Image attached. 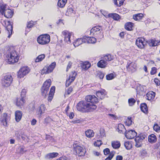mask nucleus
<instances>
[{
  "mask_svg": "<svg viewBox=\"0 0 160 160\" xmlns=\"http://www.w3.org/2000/svg\"><path fill=\"white\" fill-rule=\"evenodd\" d=\"M85 99L88 102L86 112H92L96 109L97 106L94 104L98 102V98L96 97L94 95H88L86 97Z\"/></svg>",
  "mask_w": 160,
  "mask_h": 160,
  "instance_id": "1",
  "label": "nucleus"
},
{
  "mask_svg": "<svg viewBox=\"0 0 160 160\" xmlns=\"http://www.w3.org/2000/svg\"><path fill=\"white\" fill-rule=\"evenodd\" d=\"M8 61L9 64H12L18 62L19 58L16 51L13 48L8 50L7 55Z\"/></svg>",
  "mask_w": 160,
  "mask_h": 160,
  "instance_id": "2",
  "label": "nucleus"
},
{
  "mask_svg": "<svg viewBox=\"0 0 160 160\" xmlns=\"http://www.w3.org/2000/svg\"><path fill=\"white\" fill-rule=\"evenodd\" d=\"M102 28L99 26H95L90 30V35L96 37L99 41L103 38V35L102 32Z\"/></svg>",
  "mask_w": 160,
  "mask_h": 160,
  "instance_id": "3",
  "label": "nucleus"
},
{
  "mask_svg": "<svg viewBox=\"0 0 160 160\" xmlns=\"http://www.w3.org/2000/svg\"><path fill=\"white\" fill-rule=\"evenodd\" d=\"M51 81L50 79L47 80L43 83L41 88L42 95L45 98L48 95V92L51 84Z\"/></svg>",
  "mask_w": 160,
  "mask_h": 160,
  "instance_id": "4",
  "label": "nucleus"
},
{
  "mask_svg": "<svg viewBox=\"0 0 160 160\" xmlns=\"http://www.w3.org/2000/svg\"><path fill=\"white\" fill-rule=\"evenodd\" d=\"M73 150L74 153L78 156H82L85 153V150L83 146L78 144L74 143L73 144Z\"/></svg>",
  "mask_w": 160,
  "mask_h": 160,
  "instance_id": "5",
  "label": "nucleus"
},
{
  "mask_svg": "<svg viewBox=\"0 0 160 160\" xmlns=\"http://www.w3.org/2000/svg\"><path fill=\"white\" fill-rule=\"evenodd\" d=\"M50 36L47 34L41 35L37 39L38 42L41 45L47 44L50 42Z\"/></svg>",
  "mask_w": 160,
  "mask_h": 160,
  "instance_id": "6",
  "label": "nucleus"
},
{
  "mask_svg": "<svg viewBox=\"0 0 160 160\" xmlns=\"http://www.w3.org/2000/svg\"><path fill=\"white\" fill-rule=\"evenodd\" d=\"M88 105L87 101H81L77 104V108L78 111L83 112H86Z\"/></svg>",
  "mask_w": 160,
  "mask_h": 160,
  "instance_id": "7",
  "label": "nucleus"
},
{
  "mask_svg": "<svg viewBox=\"0 0 160 160\" xmlns=\"http://www.w3.org/2000/svg\"><path fill=\"white\" fill-rule=\"evenodd\" d=\"M30 69L27 66L22 67L18 72V76L20 78H23L24 76L29 73Z\"/></svg>",
  "mask_w": 160,
  "mask_h": 160,
  "instance_id": "8",
  "label": "nucleus"
},
{
  "mask_svg": "<svg viewBox=\"0 0 160 160\" xmlns=\"http://www.w3.org/2000/svg\"><path fill=\"white\" fill-rule=\"evenodd\" d=\"M62 34L64 37V41L67 43H70L71 42V37H73V33L65 30L62 32Z\"/></svg>",
  "mask_w": 160,
  "mask_h": 160,
  "instance_id": "9",
  "label": "nucleus"
},
{
  "mask_svg": "<svg viewBox=\"0 0 160 160\" xmlns=\"http://www.w3.org/2000/svg\"><path fill=\"white\" fill-rule=\"evenodd\" d=\"M146 137V135L143 133H140L138 136L136 137L135 139L136 143L135 146L137 148L141 147L142 145V142Z\"/></svg>",
  "mask_w": 160,
  "mask_h": 160,
  "instance_id": "10",
  "label": "nucleus"
},
{
  "mask_svg": "<svg viewBox=\"0 0 160 160\" xmlns=\"http://www.w3.org/2000/svg\"><path fill=\"white\" fill-rule=\"evenodd\" d=\"M12 81V76L10 75H5L2 80V85L5 87L9 86Z\"/></svg>",
  "mask_w": 160,
  "mask_h": 160,
  "instance_id": "11",
  "label": "nucleus"
},
{
  "mask_svg": "<svg viewBox=\"0 0 160 160\" xmlns=\"http://www.w3.org/2000/svg\"><path fill=\"white\" fill-rule=\"evenodd\" d=\"M56 65L55 62H52L49 66L44 67L41 72L42 74H48L52 72Z\"/></svg>",
  "mask_w": 160,
  "mask_h": 160,
  "instance_id": "12",
  "label": "nucleus"
},
{
  "mask_svg": "<svg viewBox=\"0 0 160 160\" xmlns=\"http://www.w3.org/2000/svg\"><path fill=\"white\" fill-rule=\"evenodd\" d=\"M6 33L8 35V37L10 38L12 34L13 31L12 25L11 22L9 21H8L5 22Z\"/></svg>",
  "mask_w": 160,
  "mask_h": 160,
  "instance_id": "13",
  "label": "nucleus"
},
{
  "mask_svg": "<svg viewBox=\"0 0 160 160\" xmlns=\"http://www.w3.org/2000/svg\"><path fill=\"white\" fill-rule=\"evenodd\" d=\"M77 73L75 71L72 72L69 75L68 78L66 81V87L69 86L75 78Z\"/></svg>",
  "mask_w": 160,
  "mask_h": 160,
  "instance_id": "14",
  "label": "nucleus"
},
{
  "mask_svg": "<svg viewBox=\"0 0 160 160\" xmlns=\"http://www.w3.org/2000/svg\"><path fill=\"white\" fill-rule=\"evenodd\" d=\"M147 41L142 38H138L136 41V44L140 48H143L146 45Z\"/></svg>",
  "mask_w": 160,
  "mask_h": 160,
  "instance_id": "15",
  "label": "nucleus"
},
{
  "mask_svg": "<svg viewBox=\"0 0 160 160\" xmlns=\"http://www.w3.org/2000/svg\"><path fill=\"white\" fill-rule=\"evenodd\" d=\"M103 152L105 155H107L110 153L109 156L105 159V160H111L115 153V152L113 151H112L110 152V150L108 148L104 149L103 150Z\"/></svg>",
  "mask_w": 160,
  "mask_h": 160,
  "instance_id": "16",
  "label": "nucleus"
},
{
  "mask_svg": "<svg viewBox=\"0 0 160 160\" xmlns=\"http://www.w3.org/2000/svg\"><path fill=\"white\" fill-rule=\"evenodd\" d=\"M15 119L16 121L18 122L21 120L22 116V112L20 110H17L15 112Z\"/></svg>",
  "mask_w": 160,
  "mask_h": 160,
  "instance_id": "17",
  "label": "nucleus"
},
{
  "mask_svg": "<svg viewBox=\"0 0 160 160\" xmlns=\"http://www.w3.org/2000/svg\"><path fill=\"white\" fill-rule=\"evenodd\" d=\"M85 42L89 43H95L97 42V39L96 38L93 37H84Z\"/></svg>",
  "mask_w": 160,
  "mask_h": 160,
  "instance_id": "18",
  "label": "nucleus"
},
{
  "mask_svg": "<svg viewBox=\"0 0 160 160\" xmlns=\"http://www.w3.org/2000/svg\"><path fill=\"white\" fill-rule=\"evenodd\" d=\"M13 14V12L11 9L8 8L5 10L3 15L5 17L9 18L12 17Z\"/></svg>",
  "mask_w": 160,
  "mask_h": 160,
  "instance_id": "19",
  "label": "nucleus"
},
{
  "mask_svg": "<svg viewBox=\"0 0 160 160\" xmlns=\"http://www.w3.org/2000/svg\"><path fill=\"white\" fill-rule=\"evenodd\" d=\"M83 43H85L84 37L82 38H79L77 39L73 43V44L75 47H77Z\"/></svg>",
  "mask_w": 160,
  "mask_h": 160,
  "instance_id": "20",
  "label": "nucleus"
},
{
  "mask_svg": "<svg viewBox=\"0 0 160 160\" xmlns=\"http://www.w3.org/2000/svg\"><path fill=\"white\" fill-rule=\"evenodd\" d=\"M106 94L105 90L104 89L98 91L96 92V95L98 97L101 99H102Z\"/></svg>",
  "mask_w": 160,
  "mask_h": 160,
  "instance_id": "21",
  "label": "nucleus"
},
{
  "mask_svg": "<svg viewBox=\"0 0 160 160\" xmlns=\"http://www.w3.org/2000/svg\"><path fill=\"white\" fill-rule=\"evenodd\" d=\"M155 95V93L154 92L150 91L147 94L146 98L148 100H152L154 98Z\"/></svg>",
  "mask_w": 160,
  "mask_h": 160,
  "instance_id": "22",
  "label": "nucleus"
},
{
  "mask_svg": "<svg viewBox=\"0 0 160 160\" xmlns=\"http://www.w3.org/2000/svg\"><path fill=\"white\" fill-rule=\"evenodd\" d=\"M25 101L24 98H19L17 99L16 102V104L18 106H21L23 105Z\"/></svg>",
  "mask_w": 160,
  "mask_h": 160,
  "instance_id": "23",
  "label": "nucleus"
},
{
  "mask_svg": "<svg viewBox=\"0 0 160 160\" xmlns=\"http://www.w3.org/2000/svg\"><path fill=\"white\" fill-rule=\"evenodd\" d=\"M46 110V108L45 105L43 104H42L40 106L39 108L37 110V112L38 114L42 115L45 112Z\"/></svg>",
  "mask_w": 160,
  "mask_h": 160,
  "instance_id": "24",
  "label": "nucleus"
},
{
  "mask_svg": "<svg viewBox=\"0 0 160 160\" xmlns=\"http://www.w3.org/2000/svg\"><path fill=\"white\" fill-rule=\"evenodd\" d=\"M91 63L88 62H85L81 63V67L83 69L87 70L91 67Z\"/></svg>",
  "mask_w": 160,
  "mask_h": 160,
  "instance_id": "25",
  "label": "nucleus"
},
{
  "mask_svg": "<svg viewBox=\"0 0 160 160\" xmlns=\"http://www.w3.org/2000/svg\"><path fill=\"white\" fill-rule=\"evenodd\" d=\"M159 42L158 41L154 39H151L147 41V43H148L150 47L155 46Z\"/></svg>",
  "mask_w": 160,
  "mask_h": 160,
  "instance_id": "26",
  "label": "nucleus"
},
{
  "mask_svg": "<svg viewBox=\"0 0 160 160\" xmlns=\"http://www.w3.org/2000/svg\"><path fill=\"white\" fill-rule=\"evenodd\" d=\"M148 142L151 143H155L157 141L156 136L154 134L149 135L148 137Z\"/></svg>",
  "mask_w": 160,
  "mask_h": 160,
  "instance_id": "27",
  "label": "nucleus"
},
{
  "mask_svg": "<svg viewBox=\"0 0 160 160\" xmlns=\"http://www.w3.org/2000/svg\"><path fill=\"white\" fill-rule=\"evenodd\" d=\"M85 134L87 137L90 138L94 136V132L92 130L89 129L86 131Z\"/></svg>",
  "mask_w": 160,
  "mask_h": 160,
  "instance_id": "28",
  "label": "nucleus"
},
{
  "mask_svg": "<svg viewBox=\"0 0 160 160\" xmlns=\"http://www.w3.org/2000/svg\"><path fill=\"white\" fill-rule=\"evenodd\" d=\"M143 17V15L142 13H138L134 14L133 16V19L136 21H140Z\"/></svg>",
  "mask_w": 160,
  "mask_h": 160,
  "instance_id": "29",
  "label": "nucleus"
},
{
  "mask_svg": "<svg viewBox=\"0 0 160 160\" xmlns=\"http://www.w3.org/2000/svg\"><path fill=\"white\" fill-rule=\"evenodd\" d=\"M107 65V62L104 60H101L98 63L97 66L101 68H105Z\"/></svg>",
  "mask_w": 160,
  "mask_h": 160,
  "instance_id": "30",
  "label": "nucleus"
},
{
  "mask_svg": "<svg viewBox=\"0 0 160 160\" xmlns=\"http://www.w3.org/2000/svg\"><path fill=\"white\" fill-rule=\"evenodd\" d=\"M6 4L3 2H0V12L2 15H3L4 12L6 9Z\"/></svg>",
  "mask_w": 160,
  "mask_h": 160,
  "instance_id": "31",
  "label": "nucleus"
},
{
  "mask_svg": "<svg viewBox=\"0 0 160 160\" xmlns=\"http://www.w3.org/2000/svg\"><path fill=\"white\" fill-rule=\"evenodd\" d=\"M108 16L113 18L114 20H118L120 18V17L118 14L117 13H110L108 14Z\"/></svg>",
  "mask_w": 160,
  "mask_h": 160,
  "instance_id": "32",
  "label": "nucleus"
},
{
  "mask_svg": "<svg viewBox=\"0 0 160 160\" xmlns=\"http://www.w3.org/2000/svg\"><path fill=\"white\" fill-rule=\"evenodd\" d=\"M75 14V11L72 8H68L66 12V15L68 16H72Z\"/></svg>",
  "mask_w": 160,
  "mask_h": 160,
  "instance_id": "33",
  "label": "nucleus"
},
{
  "mask_svg": "<svg viewBox=\"0 0 160 160\" xmlns=\"http://www.w3.org/2000/svg\"><path fill=\"white\" fill-rule=\"evenodd\" d=\"M141 111L145 113L148 112V108L147 105L145 103H142L141 105Z\"/></svg>",
  "mask_w": 160,
  "mask_h": 160,
  "instance_id": "34",
  "label": "nucleus"
},
{
  "mask_svg": "<svg viewBox=\"0 0 160 160\" xmlns=\"http://www.w3.org/2000/svg\"><path fill=\"white\" fill-rule=\"evenodd\" d=\"M58 155L57 152L50 153L46 155V157L48 158H53L57 156Z\"/></svg>",
  "mask_w": 160,
  "mask_h": 160,
  "instance_id": "35",
  "label": "nucleus"
},
{
  "mask_svg": "<svg viewBox=\"0 0 160 160\" xmlns=\"http://www.w3.org/2000/svg\"><path fill=\"white\" fill-rule=\"evenodd\" d=\"M112 147L115 149L118 148L120 146V143L118 141H113L112 143Z\"/></svg>",
  "mask_w": 160,
  "mask_h": 160,
  "instance_id": "36",
  "label": "nucleus"
},
{
  "mask_svg": "<svg viewBox=\"0 0 160 160\" xmlns=\"http://www.w3.org/2000/svg\"><path fill=\"white\" fill-rule=\"evenodd\" d=\"M67 2V0H58V6L60 8H63Z\"/></svg>",
  "mask_w": 160,
  "mask_h": 160,
  "instance_id": "37",
  "label": "nucleus"
},
{
  "mask_svg": "<svg viewBox=\"0 0 160 160\" xmlns=\"http://www.w3.org/2000/svg\"><path fill=\"white\" fill-rule=\"evenodd\" d=\"M124 129L126 130L124 126L122 124H118V127L117 130L120 133H122L123 132Z\"/></svg>",
  "mask_w": 160,
  "mask_h": 160,
  "instance_id": "38",
  "label": "nucleus"
},
{
  "mask_svg": "<svg viewBox=\"0 0 160 160\" xmlns=\"http://www.w3.org/2000/svg\"><path fill=\"white\" fill-rule=\"evenodd\" d=\"M45 56L44 54L39 55L36 59L35 62H37L42 61L45 58Z\"/></svg>",
  "mask_w": 160,
  "mask_h": 160,
  "instance_id": "39",
  "label": "nucleus"
},
{
  "mask_svg": "<svg viewBox=\"0 0 160 160\" xmlns=\"http://www.w3.org/2000/svg\"><path fill=\"white\" fill-rule=\"evenodd\" d=\"M113 56L109 54L105 55L104 58V60L106 62L111 61L113 60Z\"/></svg>",
  "mask_w": 160,
  "mask_h": 160,
  "instance_id": "40",
  "label": "nucleus"
},
{
  "mask_svg": "<svg viewBox=\"0 0 160 160\" xmlns=\"http://www.w3.org/2000/svg\"><path fill=\"white\" fill-rule=\"evenodd\" d=\"M124 0H114V4L118 7H120L123 4Z\"/></svg>",
  "mask_w": 160,
  "mask_h": 160,
  "instance_id": "41",
  "label": "nucleus"
},
{
  "mask_svg": "<svg viewBox=\"0 0 160 160\" xmlns=\"http://www.w3.org/2000/svg\"><path fill=\"white\" fill-rule=\"evenodd\" d=\"M34 23L32 21H31L29 22L28 24L27 28H26V31H27L28 32H29L30 30L29 29L33 26L34 25Z\"/></svg>",
  "mask_w": 160,
  "mask_h": 160,
  "instance_id": "42",
  "label": "nucleus"
},
{
  "mask_svg": "<svg viewBox=\"0 0 160 160\" xmlns=\"http://www.w3.org/2000/svg\"><path fill=\"white\" fill-rule=\"evenodd\" d=\"M4 118L2 119L1 120L4 126H6L7 125V114L4 113Z\"/></svg>",
  "mask_w": 160,
  "mask_h": 160,
  "instance_id": "43",
  "label": "nucleus"
},
{
  "mask_svg": "<svg viewBox=\"0 0 160 160\" xmlns=\"http://www.w3.org/2000/svg\"><path fill=\"white\" fill-rule=\"evenodd\" d=\"M137 135V132L134 130H131V139L136 137Z\"/></svg>",
  "mask_w": 160,
  "mask_h": 160,
  "instance_id": "44",
  "label": "nucleus"
},
{
  "mask_svg": "<svg viewBox=\"0 0 160 160\" xmlns=\"http://www.w3.org/2000/svg\"><path fill=\"white\" fill-rule=\"evenodd\" d=\"M131 66L132 67V69L131 68V70L132 72H134L136 71L137 68V65L135 62H132L131 63Z\"/></svg>",
  "mask_w": 160,
  "mask_h": 160,
  "instance_id": "45",
  "label": "nucleus"
},
{
  "mask_svg": "<svg viewBox=\"0 0 160 160\" xmlns=\"http://www.w3.org/2000/svg\"><path fill=\"white\" fill-rule=\"evenodd\" d=\"M106 78L108 80H111L112 79L114 78V76L113 74L110 73L106 76Z\"/></svg>",
  "mask_w": 160,
  "mask_h": 160,
  "instance_id": "46",
  "label": "nucleus"
},
{
  "mask_svg": "<svg viewBox=\"0 0 160 160\" xmlns=\"http://www.w3.org/2000/svg\"><path fill=\"white\" fill-rule=\"evenodd\" d=\"M130 22H128L126 23L124 25L125 28L128 31H130Z\"/></svg>",
  "mask_w": 160,
  "mask_h": 160,
  "instance_id": "47",
  "label": "nucleus"
},
{
  "mask_svg": "<svg viewBox=\"0 0 160 160\" xmlns=\"http://www.w3.org/2000/svg\"><path fill=\"white\" fill-rule=\"evenodd\" d=\"M157 69L156 67H153L152 68L150 72V74L152 75L155 74L157 72Z\"/></svg>",
  "mask_w": 160,
  "mask_h": 160,
  "instance_id": "48",
  "label": "nucleus"
},
{
  "mask_svg": "<svg viewBox=\"0 0 160 160\" xmlns=\"http://www.w3.org/2000/svg\"><path fill=\"white\" fill-rule=\"evenodd\" d=\"M102 144V141L101 140H97L94 143L95 146L99 147Z\"/></svg>",
  "mask_w": 160,
  "mask_h": 160,
  "instance_id": "49",
  "label": "nucleus"
},
{
  "mask_svg": "<svg viewBox=\"0 0 160 160\" xmlns=\"http://www.w3.org/2000/svg\"><path fill=\"white\" fill-rule=\"evenodd\" d=\"M26 92V90L25 89H23L21 92V97L24 98L25 96Z\"/></svg>",
  "mask_w": 160,
  "mask_h": 160,
  "instance_id": "50",
  "label": "nucleus"
},
{
  "mask_svg": "<svg viewBox=\"0 0 160 160\" xmlns=\"http://www.w3.org/2000/svg\"><path fill=\"white\" fill-rule=\"evenodd\" d=\"M154 130L156 132H158L160 130V127L157 124H155L153 126Z\"/></svg>",
  "mask_w": 160,
  "mask_h": 160,
  "instance_id": "51",
  "label": "nucleus"
},
{
  "mask_svg": "<svg viewBox=\"0 0 160 160\" xmlns=\"http://www.w3.org/2000/svg\"><path fill=\"white\" fill-rule=\"evenodd\" d=\"M124 146L128 150H129L130 149V146L129 145V141L126 142L124 143Z\"/></svg>",
  "mask_w": 160,
  "mask_h": 160,
  "instance_id": "52",
  "label": "nucleus"
},
{
  "mask_svg": "<svg viewBox=\"0 0 160 160\" xmlns=\"http://www.w3.org/2000/svg\"><path fill=\"white\" fill-rule=\"evenodd\" d=\"M56 160H70L68 158L65 156L60 157Z\"/></svg>",
  "mask_w": 160,
  "mask_h": 160,
  "instance_id": "53",
  "label": "nucleus"
},
{
  "mask_svg": "<svg viewBox=\"0 0 160 160\" xmlns=\"http://www.w3.org/2000/svg\"><path fill=\"white\" fill-rule=\"evenodd\" d=\"M55 89V87L54 86H52L51 87L50 89V91L49 94L54 95V91Z\"/></svg>",
  "mask_w": 160,
  "mask_h": 160,
  "instance_id": "54",
  "label": "nucleus"
},
{
  "mask_svg": "<svg viewBox=\"0 0 160 160\" xmlns=\"http://www.w3.org/2000/svg\"><path fill=\"white\" fill-rule=\"evenodd\" d=\"M130 130H128V132H127V131H126V132L125 133V135L126 137L128 139H130V136L129 135V132Z\"/></svg>",
  "mask_w": 160,
  "mask_h": 160,
  "instance_id": "55",
  "label": "nucleus"
},
{
  "mask_svg": "<svg viewBox=\"0 0 160 160\" xmlns=\"http://www.w3.org/2000/svg\"><path fill=\"white\" fill-rule=\"evenodd\" d=\"M72 90V88L71 87L69 88L65 92V94H69Z\"/></svg>",
  "mask_w": 160,
  "mask_h": 160,
  "instance_id": "56",
  "label": "nucleus"
},
{
  "mask_svg": "<svg viewBox=\"0 0 160 160\" xmlns=\"http://www.w3.org/2000/svg\"><path fill=\"white\" fill-rule=\"evenodd\" d=\"M72 64V63L70 61L69 62L68 64V65L67 67V70H66L67 72H68V70L69 69H70V68H71V67Z\"/></svg>",
  "mask_w": 160,
  "mask_h": 160,
  "instance_id": "57",
  "label": "nucleus"
},
{
  "mask_svg": "<svg viewBox=\"0 0 160 160\" xmlns=\"http://www.w3.org/2000/svg\"><path fill=\"white\" fill-rule=\"evenodd\" d=\"M53 95L52 94H49L48 97V100L49 101H51L53 97Z\"/></svg>",
  "mask_w": 160,
  "mask_h": 160,
  "instance_id": "58",
  "label": "nucleus"
},
{
  "mask_svg": "<svg viewBox=\"0 0 160 160\" xmlns=\"http://www.w3.org/2000/svg\"><path fill=\"white\" fill-rule=\"evenodd\" d=\"M136 102V100L135 99L133 98H131V106L133 105Z\"/></svg>",
  "mask_w": 160,
  "mask_h": 160,
  "instance_id": "59",
  "label": "nucleus"
},
{
  "mask_svg": "<svg viewBox=\"0 0 160 160\" xmlns=\"http://www.w3.org/2000/svg\"><path fill=\"white\" fill-rule=\"evenodd\" d=\"M154 82L158 86L160 84V81L157 78H155L154 79Z\"/></svg>",
  "mask_w": 160,
  "mask_h": 160,
  "instance_id": "60",
  "label": "nucleus"
},
{
  "mask_svg": "<svg viewBox=\"0 0 160 160\" xmlns=\"http://www.w3.org/2000/svg\"><path fill=\"white\" fill-rule=\"evenodd\" d=\"M100 133L101 135L103 137L105 135L104 130L103 129L100 130Z\"/></svg>",
  "mask_w": 160,
  "mask_h": 160,
  "instance_id": "61",
  "label": "nucleus"
},
{
  "mask_svg": "<svg viewBox=\"0 0 160 160\" xmlns=\"http://www.w3.org/2000/svg\"><path fill=\"white\" fill-rule=\"evenodd\" d=\"M68 116L70 119H72L73 118L74 114L73 113L71 112L70 113Z\"/></svg>",
  "mask_w": 160,
  "mask_h": 160,
  "instance_id": "62",
  "label": "nucleus"
},
{
  "mask_svg": "<svg viewBox=\"0 0 160 160\" xmlns=\"http://www.w3.org/2000/svg\"><path fill=\"white\" fill-rule=\"evenodd\" d=\"M141 155L143 156H146L147 155V152L145 151H142L141 152Z\"/></svg>",
  "mask_w": 160,
  "mask_h": 160,
  "instance_id": "63",
  "label": "nucleus"
},
{
  "mask_svg": "<svg viewBox=\"0 0 160 160\" xmlns=\"http://www.w3.org/2000/svg\"><path fill=\"white\" fill-rule=\"evenodd\" d=\"M122 157L121 155H118L116 157V160H122Z\"/></svg>",
  "mask_w": 160,
  "mask_h": 160,
  "instance_id": "64",
  "label": "nucleus"
}]
</instances>
